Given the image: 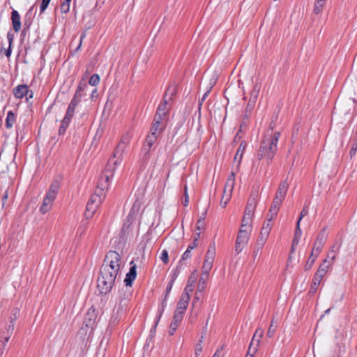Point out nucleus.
<instances>
[{
    "instance_id": "nucleus-1",
    "label": "nucleus",
    "mask_w": 357,
    "mask_h": 357,
    "mask_svg": "<svg viewBox=\"0 0 357 357\" xmlns=\"http://www.w3.org/2000/svg\"><path fill=\"white\" fill-rule=\"evenodd\" d=\"M130 137L128 134L125 135L116 147L113 157L109 160L108 164L100 176L98 186L101 190H107L109 186V181L114 176L115 166L119 165L123 159L125 150L130 143Z\"/></svg>"
},
{
    "instance_id": "nucleus-2",
    "label": "nucleus",
    "mask_w": 357,
    "mask_h": 357,
    "mask_svg": "<svg viewBox=\"0 0 357 357\" xmlns=\"http://www.w3.org/2000/svg\"><path fill=\"white\" fill-rule=\"evenodd\" d=\"M280 137V132H275L272 134L266 133L258 151L259 160L266 158L267 165L272 162L278 150V142Z\"/></svg>"
},
{
    "instance_id": "nucleus-3",
    "label": "nucleus",
    "mask_w": 357,
    "mask_h": 357,
    "mask_svg": "<svg viewBox=\"0 0 357 357\" xmlns=\"http://www.w3.org/2000/svg\"><path fill=\"white\" fill-rule=\"evenodd\" d=\"M120 270L121 268L102 265L97 280V286L101 294H106L112 290Z\"/></svg>"
},
{
    "instance_id": "nucleus-4",
    "label": "nucleus",
    "mask_w": 357,
    "mask_h": 357,
    "mask_svg": "<svg viewBox=\"0 0 357 357\" xmlns=\"http://www.w3.org/2000/svg\"><path fill=\"white\" fill-rule=\"evenodd\" d=\"M59 188L60 184L56 181H54L50 185L49 190L43 199V204L40 208V211L43 214H45L51 210Z\"/></svg>"
},
{
    "instance_id": "nucleus-5",
    "label": "nucleus",
    "mask_w": 357,
    "mask_h": 357,
    "mask_svg": "<svg viewBox=\"0 0 357 357\" xmlns=\"http://www.w3.org/2000/svg\"><path fill=\"white\" fill-rule=\"evenodd\" d=\"M331 261H328V259H324L322 264L319 266L312 280L310 289L311 292L314 293L317 291L322 279L326 275V273L331 267Z\"/></svg>"
},
{
    "instance_id": "nucleus-6",
    "label": "nucleus",
    "mask_w": 357,
    "mask_h": 357,
    "mask_svg": "<svg viewBox=\"0 0 357 357\" xmlns=\"http://www.w3.org/2000/svg\"><path fill=\"white\" fill-rule=\"evenodd\" d=\"M102 265H107L108 267L112 266L116 268H121L123 266L121 257L116 251L110 250L105 256Z\"/></svg>"
},
{
    "instance_id": "nucleus-7",
    "label": "nucleus",
    "mask_w": 357,
    "mask_h": 357,
    "mask_svg": "<svg viewBox=\"0 0 357 357\" xmlns=\"http://www.w3.org/2000/svg\"><path fill=\"white\" fill-rule=\"evenodd\" d=\"M250 231L245 229L240 230L237 236L235 251L239 254L248 244L250 238Z\"/></svg>"
},
{
    "instance_id": "nucleus-8",
    "label": "nucleus",
    "mask_w": 357,
    "mask_h": 357,
    "mask_svg": "<svg viewBox=\"0 0 357 357\" xmlns=\"http://www.w3.org/2000/svg\"><path fill=\"white\" fill-rule=\"evenodd\" d=\"M234 185H235V174L234 172H231L227 179V181H226V183L225 185V189H224V191L228 192V193H226V195H225L227 200H228L229 199H231Z\"/></svg>"
},
{
    "instance_id": "nucleus-9",
    "label": "nucleus",
    "mask_w": 357,
    "mask_h": 357,
    "mask_svg": "<svg viewBox=\"0 0 357 357\" xmlns=\"http://www.w3.org/2000/svg\"><path fill=\"white\" fill-rule=\"evenodd\" d=\"M190 294L183 291L177 303L176 310L185 312L190 299Z\"/></svg>"
},
{
    "instance_id": "nucleus-10",
    "label": "nucleus",
    "mask_w": 357,
    "mask_h": 357,
    "mask_svg": "<svg viewBox=\"0 0 357 357\" xmlns=\"http://www.w3.org/2000/svg\"><path fill=\"white\" fill-rule=\"evenodd\" d=\"M164 119V116H159V118H158L157 115L155 114L153 124L151 127V132L160 134L165 128V126L162 124Z\"/></svg>"
},
{
    "instance_id": "nucleus-11",
    "label": "nucleus",
    "mask_w": 357,
    "mask_h": 357,
    "mask_svg": "<svg viewBox=\"0 0 357 357\" xmlns=\"http://www.w3.org/2000/svg\"><path fill=\"white\" fill-rule=\"evenodd\" d=\"M137 277V266L133 264L129 270V272L126 274L124 282L126 287H131L133 281Z\"/></svg>"
},
{
    "instance_id": "nucleus-12",
    "label": "nucleus",
    "mask_w": 357,
    "mask_h": 357,
    "mask_svg": "<svg viewBox=\"0 0 357 357\" xmlns=\"http://www.w3.org/2000/svg\"><path fill=\"white\" fill-rule=\"evenodd\" d=\"M11 20L14 31L19 32L21 29L20 15L15 10H13L11 13Z\"/></svg>"
},
{
    "instance_id": "nucleus-13",
    "label": "nucleus",
    "mask_w": 357,
    "mask_h": 357,
    "mask_svg": "<svg viewBox=\"0 0 357 357\" xmlns=\"http://www.w3.org/2000/svg\"><path fill=\"white\" fill-rule=\"evenodd\" d=\"M198 273L196 271H193L188 278V283L184 289V291L191 293L193 290L194 284L197 280Z\"/></svg>"
},
{
    "instance_id": "nucleus-14",
    "label": "nucleus",
    "mask_w": 357,
    "mask_h": 357,
    "mask_svg": "<svg viewBox=\"0 0 357 357\" xmlns=\"http://www.w3.org/2000/svg\"><path fill=\"white\" fill-rule=\"evenodd\" d=\"M27 86L24 84H21L18 85L13 89V94L16 98L21 99L25 96L26 93H27Z\"/></svg>"
},
{
    "instance_id": "nucleus-15",
    "label": "nucleus",
    "mask_w": 357,
    "mask_h": 357,
    "mask_svg": "<svg viewBox=\"0 0 357 357\" xmlns=\"http://www.w3.org/2000/svg\"><path fill=\"white\" fill-rule=\"evenodd\" d=\"M96 317V315L95 314V310L89 309L84 321L86 326L88 328H93L95 324Z\"/></svg>"
},
{
    "instance_id": "nucleus-16",
    "label": "nucleus",
    "mask_w": 357,
    "mask_h": 357,
    "mask_svg": "<svg viewBox=\"0 0 357 357\" xmlns=\"http://www.w3.org/2000/svg\"><path fill=\"white\" fill-rule=\"evenodd\" d=\"M176 93V89L174 86H169V88L167 89L165 94L164 96L162 101L160 102L162 104H164L165 105L168 107L169 105V100L172 99V97Z\"/></svg>"
},
{
    "instance_id": "nucleus-17",
    "label": "nucleus",
    "mask_w": 357,
    "mask_h": 357,
    "mask_svg": "<svg viewBox=\"0 0 357 357\" xmlns=\"http://www.w3.org/2000/svg\"><path fill=\"white\" fill-rule=\"evenodd\" d=\"M14 330V323L13 321H10V324L8 325V326L6 328V331L3 332L1 335L0 338L4 339L5 342H8L10 336L13 334Z\"/></svg>"
},
{
    "instance_id": "nucleus-18",
    "label": "nucleus",
    "mask_w": 357,
    "mask_h": 357,
    "mask_svg": "<svg viewBox=\"0 0 357 357\" xmlns=\"http://www.w3.org/2000/svg\"><path fill=\"white\" fill-rule=\"evenodd\" d=\"M99 205L97 204H93L89 202L87 203L86 206V212H85V218L86 219H89L93 217L94 213H96L97 208H98Z\"/></svg>"
},
{
    "instance_id": "nucleus-19",
    "label": "nucleus",
    "mask_w": 357,
    "mask_h": 357,
    "mask_svg": "<svg viewBox=\"0 0 357 357\" xmlns=\"http://www.w3.org/2000/svg\"><path fill=\"white\" fill-rule=\"evenodd\" d=\"M245 149V144H243L242 142L238 148L236 153L234 157V161H237V169L239 168L240 164L244 153V151Z\"/></svg>"
},
{
    "instance_id": "nucleus-20",
    "label": "nucleus",
    "mask_w": 357,
    "mask_h": 357,
    "mask_svg": "<svg viewBox=\"0 0 357 357\" xmlns=\"http://www.w3.org/2000/svg\"><path fill=\"white\" fill-rule=\"evenodd\" d=\"M175 279H176V276L175 275H173L172 276V278L171 279V280L169 282L167 287H166V296H165V298L162 303V310H161V312H160V314L158 316V320H159V319L160 318L161 315H162V311L164 310V307H165V301L168 296V294H169V292L171 291L172 289V287H173V284H174V282L175 281ZM158 321H157L156 322V324H158Z\"/></svg>"
},
{
    "instance_id": "nucleus-21",
    "label": "nucleus",
    "mask_w": 357,
    "mask_h": 357,
    "mask_svg": "<svg viewBox=\"0 0 357 357\" xmlns=\"http://www.w3.org/2000/svg\"><path fill=\"white\" fill-rule=\"evenodd\" d=\"M71 119H72L64 116L63 120L61 121V126L59 128V134L60 135L65 134L66 129L68 128V127L70 124V122L71 121Z\"/></svg>"
},
{
    "instance_id": "nucleus-22",
    "label": "nucleus",
    "mask_w": 357,
    "mask_h": 357,
    "mask_svg": "<svg viewBox=\"0 0 357 357\" xmlns=\"http://www.w3.org/2000/svg\"><path fill=\"white\" fill-rule=\"evenodd\" d=\"M140 202L138 200H136L133 203L128 217L129 218H132L134 216H135L138 213L140 209Z\"/></svg>"
},
{
    "instance_id": "nucleus-23",
    "label": "nucleus",
    "mask_w": 357,
    "mask_h": 357,
    "mask_svg": "<svg viewBox=\"0 0 357 357\" xmlns=\"http://www.w3.org/2000/svg\"><path fill=\"white\" fill-rule=\"evenodd\" d=\"M270 232L271 231H267V229H261L257 242L264 245L268 238Z\"/></svg>"
},
{
    "instance_id": "nucleus-24",
    "label": "nucleus",
    "mask_w": 357,
    "mask_h": 357,
    "mask_svg": "<svg viewBox=\"0 0 357 357\" xmlns=\"http://www.w3.org/2000/svg\"><path fill=\"white\" fill-rule=\"evenodd\" d=\"M282 201L279 200V199H273V204L271 206L270 211L272 213V215H277L279 210L280 205L282 204Z\"/></svg>"
},
{
    "instance_id": "nucleus-25",
    "label": "nucleus",
    "mask_w": 357,
    "mask_h": 357,
    "mask_svg": "<svg viewBox=\"0 0 357 357\" xmlns=\"http://www.w3.org/2000/svg\"><path fill=\"white\" fill-rule=\"evenodd\" d=\"M15 121V116L12 111H9L6 119L5 126L7 128H10Z\"/></svg>"
},
{
    "instance_id": "nucleus-26",
    "label": "nucleus",
    "mask_w": 357,
    "mask_h": 357,
    "mask_svg": "<svg viewBox=\"0 0 357 357\" xmlns=\"http://www.w3.org/2000/svg\"><path fill=\"white\" fill-rule=\"evenodd\" d=\"M252 217L244 215L242 219V226L251 231Z\"/></svg>"
},
{
    "instance_id": "nucleus-27",
    "label": "nucleus",
    "mask_w": 357,
    "mask_h": 357,
    "mask_svg": "<svg viewBox=\"0 0 357 357\" xmlns=\"http://www.w3.org/2000/svg\"><path fill=\"white\" fill-rule=\"evenodd\" d=\"M326 3V0H316L314 5L313 12L318 15L319 14Z\"/></svg>"
},
{
    "instance_id": "nucleus-28",
    "label": "nucleus",
    "mask_w": 357,
    "mask_h": 357,
    "mask_svg": "<svg viewBox=\"0 0 357 357\" xmlns=\"http://www.w3.org/2000/svg\"><path fill=\"white\" fill-rule=\"evenodd\" d=\"M169 110V107L164 104L160 103L158 107L157 112L155 114L157 117L159 118V116L165 117Z\"/></svg>"
},
{
    "instance_id": "nucleus-29",
    "label": "nucleus",
    "mask_w": 357,
    "mask_h": 357,
    "mask_svg": "<svg viewBox=\"0 0 357 357\" xmlns=\"http://www.w3.org/2000/svg\"><path fill=\"white\" fill-rule=\"evenodd\" d=\"M213 261L205 259L204 261V264L202 266V273L205 274V275H208L209 271H211L213 266Z\"/></svg>"
},
{
    "instance_id": "nucleus-30",
    "label": "nucleus",
    "mask_w": 357,
    "mask_h": 357,
    "mask_svg": "<svg viewBox=\"0 0 357 357\" xmlns=\"http://www.w3.org/2000/svg\"><path fill=\"white\" fill-rule=\"evenodd\" d=\"M102 201V195H100L98 192H95L93 195H92L91 196L88 202L93 204H96L100 206Z\"/></svg>"
},
{
    "instance_id": "nucleus-31",
    "label": "nucleus",
    "mask_w": 357,
    "mask_h": 357,
    "mask_svg": "<svg viewBox=\"0 0 357 357\" xmlns=\"http://www.w3.org/2000/svg\"><path fill=\"white\" fill-rule=\"evenodd\" d=\"M208 278V275H205V274L202 273V276L199 280L198 285H197V291H204L206 288V281Z\"/></svg>"
},
{
    "instance_id": "nucleus-32",
    "label": "nucleus",
    "mask_w": 357,
    "mask_h": 357,
    "mask_svg": "<svg viewBox=\"0 0 357 357\" xmlns=\"http://www.w3.org/2000/svg\"><path fill=\"white\" fill-rule=\"evenodd\" d=\"M158 135L156 133L151 132L146 139V144L149 147H151L157 140Z\"/></svg>"
},
{
    "instance_id": "nucleus-33",
    "label": "nucleus",
    "mask_w": 357,
    "mask_h": 357,
    "mask_svg": "<svg viewBox=\"0 0 357 357\" xmlns=\"http://www.w3.org/2000/svg\"><path fill=\"white\" fill-rule=\"evenodd\" d=\"M258 194L257 192H252L248 200L247 205L256 208Z\"/></svg>"
},
{
    "instance_id": "nucleus-34",
    "label": "nucleus",
    "mask_w": 357,
    "mask_h": 357,
    "mask_svg": "<svg viewBox=\"0 0 357 357\" xmlns=\"http://www.w3.org/2000/svg\"><path fill=\"white\" fill-rule=\"evenodd\" d=\"M215 255V248L214 245H210V246L208 247V249L207 250V252L206 254L205 259L214 261Z\"/></svg>"
},
{
    "instance_id": "nucleus-35",
    "label": "nucleus",
    "mask_w": 357,
    "mask_h": 357,
    "mask_svg": "<svg viewBox=\"0 0 357 357\" xmlns=\"http://www.w3.org/2000/svg\"><path fill=\"white\" fill-rule=\"evenodd\" d=\"M203 291H199L197 290L192 301V307H195L197 305L199 304L201 299L203 298Z\"/></svg>"
},
{
    "instance_id": "nucleus-36",
    "label": "nucleus",
    "mask_w": 357,
    "mask_h": 357,
    "mask_svg": "<svg viewBox=\"0 0 357 357\" xmlns=\"http://www.w3.org/2000/svg\"><path fill=\"white\" fill-rule=\"evenodd\" d=\"M324 245V244H319V243L315 242L310 255V258H312L313 255L318 256V255L321 251Z\"/></svg>"
},
{
    "instance_id": "nucleus-37",
    "label": "nucleus",
    "mask_w": 357,
    "mask_h": 357,
    "mask_svg": "<svg viewBox=\"0 0 357 357\" xmlns=\"http://www.w3.org/2000/svg\"><path fill=\"white\" fill-rule=\"evenodd\" d=\"M151 147H149L146 144L144 145V146L142 149V153L143 154L142 156V160L147 161L149 159V153L151 151Z\"/></svg>"
},
{
    "instance_id": "nucleus-38",
    "label": "nucleus",
    "mask_w": 357,
    "mask_h": 357,
    "mask_svg": "<svg viewBox=\"0 0 357 357\" xmlns=\"http://www.w3.org/2000/svg\"><path fill=\"white\" fill-rule=\"evenodd\" d=\"M184 313H185L184 312H181V311L176 310L174 312V315L172 321L176 322L179 324V323L183 319Z\"/></svg>"
},
{
    "instance_id": "nucleus-39",
    "label": "nucleus",
    "mask_w": 357,
    "mask_h": 357,
    "mask_svg": "<svg viewBox=\"0 0 357 357\" xmlns=\"http://www.w3.org/2000/svg\"><path fill=\"white\" fill-rule=\"evenodd\" d=\"M87 87V85L86 83H80L79 85L77 87V89L75 91V93L73 97L79 98L81 100L82 98V93L81 91H83L85 88Z\"/></svg>"
},
{
    "instance_id": "nucleus-40",
    "label": "nucleus",
    "mask_w": 357,
    "mask_h": 357,
    "mask_svg": "<svg viewBox=\"0 0 357 357\" xmlns=\"http://www.w3.org/2000/svg\"><path fill=\"white\" fill-rule=\"evenodd\" d=\"M288 188H289V183H288L287 180L285 179L280 183L278 190L280 192H282L284 194H287Z\"/></svg>"
},
{
    "instance_id": "nucleus-41",
    "label": "nucleus",
    "mask_w": 357,
    "mask_h": 357,
    "mask_svg": "<svg viewBox=\"0 0 357 357\" xmlns=\"http://www.w3.org/2000/svg\"><path fill=\"white\" fill-rule=\"evenodd\" d=\"M203 340H204V336L202 335L201 336V339L199 340V342L197 343L195 346V355L197 356L196 357H198V356L201 354V352L203 350V347H202V342H203Z\"/></svg>"
},
{
    "instance_id": "nucleus-42",
    "label": "nucleus",
    "mask_w": 357,
    "mask_h": 357,
    "mask_svg": "<svg viewBox=\"0 0 357 357\" xmlns=\"http://www.w3.org/2000/svg\"><path fill=\"white\" fill-rule=\"evenodd\" d=\"M326 241V236L325 235V229H324L319 234L316 242L319 243V244H325Z\"/></svg>"
},
{
    "instance_id": "nucleus-43",
    "label": "nucleus",
    "mask_w": 357,
    "mask_h": 357,
    "mask_svg": "<svg viewBox=\"0 0 357 357\" xmlns=\"http://www.w3.org/2000/svg\"><path fill=\"white\" fill-rule=\"evenodd\" d=\"M263 247L264 245L257 242L256 245L255 247V250L252 253V257L254 260L257 259L259 253L262 250Z\"/></svg>"
},
{
    "instance_id": "nucleus-44",
    "label": "nucleus",
    "mask_w": 357,
    "mask_h": 357,
    "mask_svg": "<svg viewBox=\"0 0 357 357\" xmlns=\"http://www.w3.org/2000/svg\"><path fill=\"white\" fill-rule=\"evenodd\" d=\"M100 82V77L98 74H93L89 79V83L91 86H96Z\"/></svg>"
},
{
    "instance_id": "nucleus-45",
    "label": "nucleus",
    "mask_w": 357,
    "mask_h": 357,
    "mask_svg": "<svg viewBox=\"0 0 357 357\" xmlns=\"http://www.w3.org/2000/svg\"><path fill=\"white\" fill-rule=\"evenodd\" d=\"M276 328H277V325L275 324V321H274V319H273L272 322L271 324V326L267 331V335L269 337H273L276 331Z\"/></svg>"
},
{
    "instance_id": "nucleus-46",
    "label": "nucleus",
    "mask_w": 357,
    "mask_h": 357,
    "mask_svg": "<svg viewBox=\"0 0 357 357\" xmlns=\"http://www.w3.org/2000/svg\"><path fill=\"white\" fill-rule=\"evenodd\" d=\"M86 225L87 224L85 223V222H82V225L79 227V228L77 229V231L76 232V235L77 236H79L80 238L82 236V235L86 231V227H87Z\"/></svg>"
},
{
    "instance_id": "nucleus-47",
    "label": "nucleus",
    "mask_w": 357,
    "mask_h": 357,
    "mask_svg": "<svg viewBox=\"0 0 357 357\" xmlns=\"http://www.w3.org/2000/svg\"><path fill=\"white\" fill-rule=\"evenodd\" d=\"M75 108V106L69 104L65 116L72 119L74 116Z\"/></svg>"
},
{
    "instance_id": "nucleus-48",
    "label": "nucleus",
    "mask_w": 357,
    "mask_h": 357,
    "mask_svg": "<svg viewBox=\"0 0 357 357\" xmlns=\"http://www.w3.org/2000/svg\"><path fill=\"white\" fill-rule=\"evenodd\" d=\"M263 334H264V331L262 329H261V328H259V329H257L255 331V334L253 335L252 341L254 342L255 339L258 335V339L257 340V346L259 344L260 339L263 336Z\"/></svg>"
},
{
    "instance_id": "nucleus-49",
    "label": "nucleus",
    "mask_w": 357,
    "mask_h": 357,
    "mask_svg": "<svg viewBox=\"0 0 357 357\" xmlns=\"http://www.w3.org/2000/svg\"><path fill=\"white\" fill-rule=\"evenodd\" d=\"M122 309L119 308L116 312L112 316L110 322L113 324L117 322L119 320V315L122 313Z\"/></svg>"
},
{
    "instance_id": "nucleus-50",
    "label": "nucleus",
    "mask_w": 357,
    "mask_h": 357,
    "mask_svg": "<svg viewBox=\"0 0 357 357\" xmlns=\"http://www.w3.org/2000/svg\"><path fill=\"white\" fill-rule=\"evenodd\" d=\"M255 208H256L255 207L247 205L246 208H245V210L244 215L253 217Z\"/></svg>"
},
{
    "instance_id": "nucleus-51",
    "label": "nucleus",
    "mask_w": 357,
    "mask_h": 357,
    "mask_svg": "<svg viewBox=\"0 0 357 357\" xmlns=\"http://www.w3.org/2000/svg\"><path fill=\"white\" fill-rule=\"evenodd\" d=\"M160 258L164 262V264H167L168 263L169 256L168 252L166 250L162 251Z\"/></svg>"
},
{
    "instance_id": "nucleus-52",
    "label": "nucleus",
    "mask_w": 357,
    "mask_h": 357,
    "mask_svg": "<svg viewBox=\"0 0 357 357\" xmlns=\"http://www.w3.org/2000/svg\"><path fill=\"white\" fill-rule=\"evenodd\" d=\"M317 257V256H316V255H313V257H312V258H310V257H309L308 261L305 264L306 270L310 269L312 268Z\"/></svg>"
},
{
    "instance_id": "nucleus-53",
    "label": "nucleus",
    "mask_w": 357,
    "mask_h": 357,
    "mask_svg": "<svg viewBox=\"0 0 357 357\" xmlns=\"http://www.w3.org/2000/svg\"><path fill=\"white\" fill-rule=\"evenodd\" d=\"M226 193H228V192H227V191L223 192V195H222L221 200H220V206L222 208H225L226 206L227 205L228 202L230 200V199H229L228 200L226 199V197H225Z\"/></svg>"
},
{
    "instance_id": "nucleus-54",
    "label": "nucleus",
    "mask_w": 357,
    "mask_h": 357,
    "mask_svg": "<svg viewBox=\"0 0 357 357\" xmlns=\"http://www.w3.org/2000/svg\"><path fill=\"white\" fill-rule=\"evenodd\" d=\"M178 326V324L172 321V323L170 324V327H169V333L170 335H172L175 333Z\"/></svg>"
},
{
    "instance_id": "nucleus-55",
    "label": "nucleus",
    "mask_w": 357,
    "mask_h": 357,
    "mask_svg": "<svg viewBox=\"0 0 357 357\" xmlns=\"http://www.w3.org/2000/svg\"><path fill=\"white\" fill-rule=\"evenodd\" d=\"M272 221L270 220H266V221L264 223L262 229H267V231H271L272 229Z\"/></svg>"
},
{
    "instance_id": "nucleus-56",
    "label": "nucleus",
    "mask_w": 357,
    "mask_h": 357,
    "mask_svg": "<svg viewBox=\"0 0 357 357\" xmlns=\"http://www.w3.org/2000/svg\"><path fill=\"white\" fill-rule=\"evenodd\" d=\"M61 12L63 13H67L70 10V4L63 2L61 6Z\"/></svg>"
},
{
    "instance_id": "nucleus-57",
    "label": "nucleus",
    "mask_w": 357,
    "mask_h": 357,
    "mask_svg": "<svg viewBox=\"0 0 357 357\" xmlns=\"http://www.w3.org/2000/svg\"><path fill=\"white\" fill-rule=\"evenodd\" d=\"M300 223L301 222H299V221H297L294 236L301 238V234H302V231L300 227Z\"/></svg>"
},
{
    "instance_id": "nucleus-58",
    "label": "nucleus",
    "mask_w": 357,
    "mask_h": 357,
    "mask_svg": "<svg viewBox=\"0 0 357 357\" xmlns=\"http://www.w3.org/2000/svg\"><path fill=\"white\" fill-rule=\"evenodd\" d=\"M51 0H43L40 5V11L44 12L48 6Z\"/></svg>"
},
{
    "instance_id": "nucleus-59",
    "label": "nucleus",
    "mask_w": 357,
    "mask_h": 357,
    "mask_svg": "<svg viewBox=\"0 0 357 357\" xmlns=\"http://www.w3.org/2000/svg\"><path fill=\"white\" fill-rule=\"evenodd\" d=\"M285 196H286V194H284L282 192H280V191L277 190V192H276L275 196L274 198L275 199H279V200H281V201L283 202V200L285 198Z\"/></svg>"
},
{
    "instance_id": "nucleus-60",
    "label": "nucleus",
    "mask_w": 357,
    "mask_h": 357,
    "mask_svg": "<svg viewBox=\"0 0 357 357\" xmlns=\"http://www.w3.org/2000/svg\"><path fill=\"white\" fill-rule=\"evenodd\" d=\"M356 151H357V139L355 138L354 139V142L352 144V147H351V149L350 151L351 155L352 156V155H355Z\"/></svg>"
},
{
    "instance_id": "nucleus-61",
    "label": "nucleus",
    "mask_w": 357,
    "mask_h": 357,
    "mask_svg": "<svg viewBox=\"0 0 357 357\" xmlns=\"http://www.w3.org/2000/svg\"><path fill=\"white\" fill-rule=\"evenodd\" d=\"M307 213H308L307 209L305 207H304V208H303V210L301 211V213H300V216H299V218H298V221H299V222H301V220H302V219H303L305 215H307Z\"/></svg>"
},
{
    "instance_id": "nucleus-62",
    "label": "nucleus",
    "mask_w": 357,
    "mask_h": 357,
    "mask_svg": "<svg viewBox=\"0 0 357 357\" xmlns=\"http://www.w3.org/2000/svg\"><path fill=\"white\" fill-rule=\"evenodd\" d=\"M20 313V310L17 308H15L13 310V316L10 317V321H13L14 323V321L17 318L18 314Z\"/></svg>"
},
{
    "instance_id": "nucleus-63",
    "label": "nucleus",
    "mask_w": 357,
    "mask_h": 357,
    "mask_svg": "<svg viewBox=\"0 0 357 357\" xmlns=\"http://www.w3.org/2000/svg\"><path fill=\"white\" fill-rule=\"evenodd\" d=\"M335 259V255L334 253L329 252V253L327 255V258L326 259H328V261H331V266L333 264V262L334 261Z\"/></svg>"
},
{
    "instance_id": "nucleus-64",
    "label": "nucleus",
    "mask_w": 357,
    "mask_h": 357,
    "mask_svg": "<svg viewBox=\"0 0 357 357\" xmlns=\"http://www.w3.org/2000/svg\"><path fill=\"white\" fill-rule=\"evenodd\" d=\"M224 346H222L220 349H218L212 357H223L222 351L223 350Z\"/></svg>"
}]
</instances>
